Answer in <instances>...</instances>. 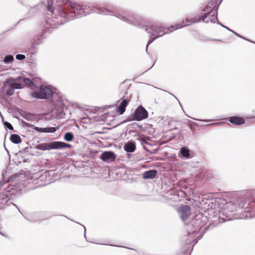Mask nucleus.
Here are the masks:
<instances>
[{
    "mask_svg": "<svg viewBox=\"0 0 255 255\" xmlns=\"http://www.w3.org/2000/svg\"><path fill=\"white\" fill-rule=\"evenodd\" d=\"M219 219H220V216H219V218H218Z\"/></svg>",
    "mask_w": 255,
    "mask_h": 255,
    "instance_id": "nucleus-50",
    "label": "nucleus"
},
{
    "mask_svg": "<svg viewBox=\"0 0 255 255\" xmlns=\"http://www.w3.org/2000/svg\"><path fill=\"white\" fill-rule=\"evenodd\" d=\"M254 43H255V42H254Z\"/></svg>",
    "mask_w": 255,
    "mask_h": 255,
    "instance_id": "nucleus-51",
    "label": "nucleus"
},
{
    "mask_svg": "<svg viewBox=\"0 0 255 255\" xmlns=\"http://www.w3.org/2000/svg\"><path fill=\"white\" fill-rule=\"evenodd\" d=\"M58 2L64 4L65 6L67 5V7L70 8L68 9V13L71 20L75 18H80L95 12L96 5H90L86 3H78L70 0H58Z\"/></svg>",
    "mask_w": 255,
    "mask_h": 255,
    "instance_id": "nucleus-4",
    "label": "nucleus"
},
{
    "mask_svg": "<svg viewBox=\"0 0 255 255\" xmlns=\"http://www.w3.org/2000/svg\"><path fill=\"white\" fill-rule=\"evenodd\" d=\"M14 92V89L12 87L10 86V87L7 90V91L6 92V95L10 96L13 95Z\"/></svg>",
    "mask_w": 255,
    "mask_h": 255,
    "instance_id": "nucleus-31",
    "label": "nucleus"
},
{
    "mask_svg": "<svg viewBox=\"0 0 255 255\" xmlns=\"http://www.w3.org/2000/svg\"><path fill=\"white\" fill-rule=\"evenodd\" d=\"M216 2V0H211V1L209 2L206 6L202 10L200 15L197 14L187 17L186 18V24L184 25L182 23L178 24L177 25V27H183L192 24L200 22L201 21L205 22L206 23H208L209 21L212 23H215L217 22V24L232 32L238 37L254 43V41L241 35L236 32L223 25L218 20L217 16L219 4Z\"/></svg>",
    "mask_w": 255,
    "mask_h": 255,
    "instance_id": "nucleus-2",
    "label": "nucleus"
},
{
    "mask_svg": "<svg viewBox=\"0 0 255 255\" xmlns=\"http://www.w3.org/2000/svg\"><path fill=\"white\" fill-rule=\"evenodd\" d=\"M15 206H16V208H17L18 209V207L16 205H14Z\"/></svg>",
    "mask_w": 255,
    "mask_h": 255,
    "instance_id": "nucleus-49",
    "label": "nucleus"
},
{
    "mask_svg": "<svg viewBox=\"0 0 255 255\" xmlns=\"http://www.w3.org/2000/svg\"><path fill=\"white\" fill-rule=\"evenodd\" d=\"M249 213V215H245L246 218H252L255 215L253 213L255 212V198L250 199L247 200L241 199L239 201H232L228 203L224 208L223 214L226 213L228 215V212H231L234 211Z\"/></svg>",
    "mask_w": 255,
    "mask_h": 255,
    "instance_id": "nucleus-5",
    "label": "nucleus"
},
{
    "mask_svg": "<svg viewBox=\"0 0 255 255\" xmlns=\"http://www.w3.org/2000/svg\"><path fill=\"white\" fill-rule=\"evenodd\" d=\"M83 227L84 228V237H85V238H86V235H85L86 228L84 226H83Z\"/></svg>",
    "mask_w": 255,
    "mask_h": 255,
    "instance_id": "nucleus-41",
    "label": "nucleus"
},
{
    "mask_svg": "<svg viewBox=\"0 0 255 255\" xmlns=\"http://www.w3.org/2000/svg\"><path fill=\"white\" fill-rule=\"evenodd\" d=\"M15 80L18 82L21 83L22 85L30 88L32 90H35L36 86L30 79L22 76H19L15 78Z\"/></svg>",
    "mask_w": 255,
    "mask_h": 255,
    "instance_id": "nucleus-13",
    "label": "nucleus"
},
{
    "mask_svg": "<svg viewBox=\"0 0 255 255\" xmlns=\"http://www.w3.org/2000/svg\"><path fill=\"white\" fill-rule=\"evenodd\" d=\"M157 174L156 170L151 169L145 171L142 174V177L144 179H152L156 177Z\"/></svg>",
    "mask_w": 255,
    "mask_h": 255,
    "instance_id": "nucleus-19",
    "label": "nucleus"
},
{
    "mask_svg": "<svg viewBox=\"0 0 255 255\" xmlns=\"http://www.w3.org/2000/svg\"><path fill=\"white\" fill-rule=\"evenodd\" d=\"M55 94L50 88L45 85H41L38 91L31 92L30 95L32 98L37 99H49Z\"/></svg>",
    "mask_w": 255,
    "mask_h": 255,
    "instance_id": "nucleus-8",
    "label": "nucleus"
},
{
    "mask_svg": "<svg viewBox=\"0 0 255 255\" xmlns=\"http://www.w3.org/2000/svg\"><path fill=\"white\" fill-rule=\"evenodd\" d=\"M23 118L27 121H30L31 119V116L29 115H25V116H23Z\"/></svg>",
    "mask_w": 255,
    "mask_h": 255,
    "instance_id": "nucleus-34",
    "label": "nucleus"
},
{
    "mask_svg": "<svg viewBox=\"0 0 255 255\" xmlns=\"http://www.w3.org/2000/svg\"><path fill=\"white\" fill-rule=\"evenodd\" d=\"M216 124H217V123H212L211 125H216Z\"/></svg>",
    "mask_w": 255,
    "mask_h": 255,
    "instance_id": "nucleus-46",
    "label": "nucleus"
},
{
    "mask_svg": "<svg viewBox=\"0 0 255 255\" xmlns=\"http://www.w3.org/2000/svg\"><path fill=\"white\" fill-rule=\"evenodd\" d=\"M116 17L128 24L139 28L143 29L145 31H147V25H145L143 18L131 11H119L116 14Z\"/></svg>",
    "mask_w": 255,
    "mask_h": 255,
    "instance_id": "nucleus-7",
    "label": "nucleus"
},
{
    "mask_svg": "<svg viewBox=\"0 0 255 255\" xmlns=\"http://www.w3.org/2000/svg\"><path fill=\"white\" fill-rule=\"evenodd\" d=\"M7 184V181L4 182L3 181H0V191H2L0 193V204H3L7 202L9 199L7 198L9 195L11 194L10 192L12 187H9Z\"/></svg>",
    "mask_w": 255,
    "mask_h": 255,
    "instance_id": "nucleus-10",
    "label": "nucleus"
},
{
    "mask_svg": "<svg viewBox=\"0 0 255 255\" xmlns=\"http://www.w3.org/2000/svg\"><path fill=\"white\" fill-rule=\"evenodd\" d=\"M117 157L116 154L112 151H106L102 152L100 158L104 162L108 163L114 161Z\"/></svg>",
    "mask_w": 255,
    "mask_h": 255,
    "instance_id": "nucleus-14",
    "label": "nucleus"
},
{
    "mask_svg": "<svg viewBox=\"0 0 255 255\" xmlns=\"http://www.w3.org/2000/svg\"><path fill=\"white\" fill-rule=\"evenodd\" d=\"M14 61V57L12 55L7 54L3 59V62L5 64L12 63Z\"/></svg>",
    "mask_w": 255,
    "mask_h": 255,
    "instance_id": "nucleus-27",
    "label": "nucleus"
},
{
    "mask_svg": "<svg viewBox=\"0 0 255 255\" xmlns=\"http://www.w3.org/2000/svg\"><path fill=\"white\" fill-rule=\"evenodd\" d=\"M231 220V219H230V218H229V219H227V220H224V221H226V220Z\"/></svg>",
    "mask_w": 255,
    "mask_h": 255,
    "instance_id": "nucleus-44",
    "label": "nucleus"
},
{
    "mask_svg": "<svg viewBox=\"0 0 255 255\" xmlns=\"http://www.w3.org/2000/svg\"><path fill=\"white\" fill-rule=\"evenodd\" d=\"M148 112L141 105L137 107L133 113L128 118V121H140L148 117Z\"/></svg>",
    "mask_w": 255,
    "mask_h": 255,
    "instance_id": "nucleus-9",
    "label": "nucleus"
},
{
    "mask_svg": "<svg viewBox=\"0 0 255 255\" xmlns=\"http://www.w3.org/2000/svg\"><path fill=\"white\" fill-rule=\"evenodd\" d=\"M171 95H172V96H173L175 99H176L177 100V101H178V102H179V104H180V106L181 107V104H180V102H179V100L177 99V98L175 96V95H173V94H171Z\"/></svg>",
    "mask_w": 255,
    "mask_h": 255,
    "instance_id": "nucleus-39",
    "label": "nucleus"
},
{
    "mask_svg": "<svg viewBox=\"0 0 255 255\" xmlns=\"http://www.w3.org/2000/svg\"><path fill=\"white\" fill-rule=\"evenodd\" d=\"M131 97V94L129 96V97L128 96H124L122 97V101L117 107V112L120 114V115H123L125 113L126 110V107L129 103Z\"/></svg>",
    "mask_w": 255,
    "mask_h": 255,
    "instance_id": "nucleus-12",
    "label": "nucleus"
},
{
    "mask_svg": "<svg viewBox=\"0 0 255 255\" xmlns=\"http://www.w3.org/2000/svg\"><path fill=\"white\" fill-rule=\"evenodd\" d=\"M179 156L185 158L190 157V150L187 146H183L180 148L179 152Z\"/></svg>",
    "mask_w": 255,
    "mask_h": 255,
    "instance_id": "nucleus-21",
    "label": "nucleus"
},
{
    "mask_svg": "<svg viewBox=\"0 0 255 255\" xmlns=\"http://www.w3.org/2000/svg\"><path fill=\"white\" fill-rule=\"evenodd\" d=\"M0 116L1 118H2V119L3 118L0 113ZM2 121H3V122L4 126L5 127V128H8L9 130H13V128L12 125L10 123L7 122H4L3 121V119H2Z\"/></svg>",
    "mask_w": 255,
    "mask_h": 255,
    "instance_id": "nucleus-29",
    "label": "nucleus"
},
{
    "mask_svg": "<svg viewBox=\"0 0 255 255\" xmlns=\"http://www.w3.org/2000/svg\"><path fill=\"white\" fill-rule=\"evenodd\" d=\"M143 149H144L145 151H147V152H149L150 153H151V154H152V153H153V152H152L150 151H149V150L147 148V147H145V146H143Z\"/></svg>",
    "mask_w": 255,
    "mask_h": 255,
    "instance_id": "nucleus-36",
    "label": "nucleus"
},
{
    "mask_svg": "<svg viewBox=\"0 0 255 255\" xmlns=\"http://www.w3.org/2000/svg\"><path fill=\"white\" fill-rule=\"evenodd\" d=\"M0 234L1 235H2V236H5V235H4V234H3L1 233L0 232Z\"/></svg>",
    "mask_w": 255,
    "mask_h": 255,
    "instance_id": "nucleus-48",
    "label": "nucleus"
},
{
    "mask_svg": "<svg viewBox=\"0 0 255 255\" xmlns=\"http://www.w3.org/2000/svg\"><path fill=\"white\" fill-rule=\"evenodd\" d=\"M136 148L135 143L133 141H128L125 143L124 149L125 151L128 152L134 151Z\"/></svg>",
    "mask_w": 255,
    "mask_h": 255,
    "instance_id": "nucleus-20",
    "label": "nucleus"
},
{
    "mask_svg": "<svg viewBox=\"0 0 255 255\" xmlns=\"http://www.w3.org/2000/svg\"><path fill=\"white\" fill-rule=\"evenodd\" d=\"M190 118H191V117H190ZM193 119H194V120H197V121H198V119H194V118H193Z\"/></svg>",
    "mask_w": 255,
    "mask_h": 255,
    "instance_id": "nucleus-45",
    "label": "nucleus"
},
{
    "mask_svg": "<svg viewBox=\"0 0 255 255\" xmlns=\"http://www.w3.org/2000/svg\"><path fill=\"white\" fill-rule=\"evenodd\" d=\"M102 15H110L116 16V14L119 12L117 11H113L112 9H107L99 5L95 6V12Z\"/></svg>",
    "mask_w": 255,
    "mask_h": 255,
    "instance_id": "nucleus-15",
    "label": "nucleus"
},
{
    "mask_svg": "<svg viewBox=\"0 0 255 255\" xmlns=\"http://www.w3.org/2000/svg\"><path fill=\"white\" fill-rule=\"evenodd\" d=\"M31 151V147L29 148L28 147H25L22 150H19V153H21V154L24 153L27 154H32Z\"/></svg>",
    "mask_w": 255,
    "mask_h": 255,
    "instance_id": "nucleus-30",
    "label": "nucleus"
},
{
    "mask_svg": "<svg viewBox=\"0 0 255 255\" xmlns=\"http://www.w3.org/2000/svg\"><path fill=\"white\" fill-rule=\"evenodd\" d=\"M201 39L203 41H209V40H213V41H221V40L217 39H211L210 38H208L205 36H202L201 37Z\"/></svg>",
    "mask_w": 255,
    "mask_h": 255,
    "instance_id": "nucleus-32",
    "label": "nucleus"
},
{
    "mask_svg": "<svg viewBox=\"0 0 255 255\" xmlns=\"http://www.w3.org/2000/svg\"><path fill=\"white\" fill-rule=\"evenodd\" d=\"M186 19L185 20H183L182 22L179 23H182L183 25L186 24ZM178 24H176L175 26L171 25L170 27H166L163 26L161 24L158 23L156 24H152L151 25L148 26L147 31H146L149 34V40L147 43L146 47V52H147V48L149 45H150L153 41L157 39L158 37H161L165 34H168V31L170 30L171 29H173L174 27H176V29H179V28L177 27ZM180 27V28H181Z\"/></svg>",
    "mask_w": 255,
    "mask_h": 255,
    "instance_id": "nucleus-6",
    "label": "nucleus"
},
{
    "mask_svg": "<svg viewBox=\"0 0 255 255\" xmlns=\"http://www.w3.org/2000/svg\"><path fill=\"white\" fill-rule=\"evenodd\" d=\"M28 159H24L23 160V162L25 163L28 161Z\"/></svg>",
    "mask_w": 255,
    "mask_h": 255,
    "instance_id": "nucleus-40",
    "label": "nucleus"
},
{
    "mask_svg": "<svg viewBox=\"0 0 255 255\" xmlns=\"http://www.w3.org/2000/svg\"><path fill=\"white\" fill-rule=\"evenodd\" d=\"M71 146H72L69 143L63 141H55V149L70 148Z\"/></svg>",
    "mask_w": 255,
    "mask_h": 255,
    "instance_id": "nucleus-22",
    "label": "nucleus"
},
{
    "mask_svg": "<svg viewBox=\"0 0 255 255\" xmlns=\"http://www.w3.org/2000/svg\"><path fill=\"white\" fill-rule=\"evenodd\" d=\"M200 121H204V122H208V121H209V120H200Z\"/></svg>",
    "mask_w": 255,
    "mask_h": 255,
    "instance_id": "nucleus-42",
    "label": "nucleus"
},
{
    "mask_svg": "<svg viewBox=\"0 0 255 255\" xmlns=\"http://www.w3.org/2000/svg\"><path fill=\"white\" fill-rule=\"evenodd\" d=\"M123 83H124V82L122 83V84H121V85L120 86L121 87H122V86H123Z\"/></svg>",
    "mask_w": 255,
    "mask_h": 255,
    "instance_id": "nucleus-43",
    "label": "nucleus"
},
{
    "mask_svg": "<svg viewBox=\"0 0 255 255\" xmlns=\"http://www.w3.org/2000/svg\"><path fill=\"white\" fill-rule=\"evenodd\" d=\"M59 129V127L44 128L45 133H54Z\"/></svg>",
    "mask_w": 255,
    "mask_h": 255,
    "instance_id": "nucleus-28",
    "label": "nucleus"
},
{
    "mask_svg": "<svg viewBox=\"0 0 255 255\" xmlns=\"http://www.w3.org/2000/svg\"><path fill=\"white\" fill-rule=\"evenodd\" d=\"M203 218V217L201 218L200 216H196L191 222L186 225L187 230V236L188 237L184 239L185 246L190 244L193 245L194 243L196 244L197 243L196 236L195 235V233H198L202 229L203 231L205 230L207 231L213 229L215 226L214 223H211L205 227Z\"/></svg>",
    "mask_w": 255,
    "mask_h": 255,
    "instance_id": "nucleus-3",
    "label": "nucleus"
},
{
    "mask_svg": "<svg viewBox=\"0 0 255 255\" xmlns=\"http://www.w3.org/2000/svg\"><path fill=\"white\" fill-rule=\"evenodd\" d=\"M153 65H154V64L152 65V66L151 67H150L149 68H148V69H147L146 70H145L144 72H143L142 73V74L145 73V72H146L147 71H148L149 70H150V69H151V68L153 66Z\"/></svg>",
    "mask_w": 255,
    "mask_h": 255,
    "instance_id": "nucleus-38",
    "label": "nucleus"
},
{
    "mask_svg": "<svg viewBox=\"0 0 255 255\" xmlns=\"http://www.w3.org/2000/svg\"><path fill=\"white\" fill-rule=\"evenodd\" d=\"M26 126L28 128H32L33 129H34L37 131L40 132H44V128H39L37 127H35L34 125H33L32 124H30L29 123H26Z\"/></svg>",
    "mask_w": 255,
    "mask_h": 255,
    "instance_id": "nucleus-26",
    "label": "nucleus"
},
{
    "mask_svg": "<svg viewBox=\"0 0 255 255\" xmlns=\"http://www.w3.org/2000/svg\"><path fill=\"white\" fill-rule=\"evenodd\" d=\"M5 83L8 84L10 86L12 87L14 89H21L23 88L21 83L17 82L15 78H10L5 81Z\"/></svg>",
    "mask_w": 255,
    "mask_h": 255,
    "instance_id": "nucleus-17",
    "label": "nucleus"
},
{
    "mask_svg": "<svg viewBox=\"0 0 255 255\" xmlns=\"http://www.w3.org/2000/svg\"><path fill=\"white\" fill-rule=\"evenodd\" d=\"M125 94H128L127 91H125Z\"/></svg>",
    "mask_w": 255,
    "mask_h": 255,
    "instance_id": "nucleus-47",
    "label": "nucleus"
},
{
    "mask_svg": "<svg viewBox=\"0 0 255 255\" xmlns=\"http://www.w3.org/2000/svg\"><path fill=\"white\" fill-rule=\"evenodd\" d=\"M35 148L37 149L41 150H50L51 149H55V141L38 144Z\"/></svg>",
    "mask_w": 255,
    "mask_h": 255,
    "instance_id": "nucleus-16",
    "label": "nucleus"
},
{
    "mask_svg": "<svg viewBox=\"0 0 255 255\" xmlns=\"http://www.w3.org/2000/svg\"><path fill=\"white\" fill-rule=\"evenodd\" d=\"M87 241H88V242H91V243H95V244H102V243H99V242H95V241H90V240H87Z\"/></svg>",
    "mask_w": 255,
    "mask_h": 255,
    "instance_id": "nucleus-37",
    "label": "nucleus"
},
{
    "mask_svg": "<svg viewBox=\"0 0 255 255\" xmlns=\"http://www.w3.org/2000/svg\"><path fill=\"white\" fill-rule=\"evenodd\" d=\"M74 137L73 133L70 131L66 132L64 135V140L68 142L73 141Z\"/></svg>",
    "mask_w": 255,
    "mask_h": 255,
    "instance_id": "nucleus-25",
    "label": "nucleus"
},
{
    "mask_svg": "<svg viewBox=\"0 0 255 255\" xmlns=\"http://www.w3.org/2000/svg\"><path fill=\"white\" fill-rule=\"evenodd\" d=\"M179 215L183 222H185L191 215V208L188 205L180 206L178 210Z\"/></svg>",
    "mask_w": 255,
    "mask_h": 255,
    "instance_id": "nucleus-11",
    "label": "nucleus"
},
{
    "mask_svg": "<svg viewBox=\"0 0 255 255\" xmlns=\"http://www.w3.org/2000/svg\"><path fill=\"white\" fill-rule=\"evenodd\" d=\"M229 121L235 126H240L245 123V119L239 116L231 117L229 118Z\"/></svg>",
    "mask_w": 255,
    "mask_h": 255,
    "instance_id": "nucleus-18",
    "label": "nucleus"
},
{
    "mask_svg": "<svg viewBox=\"0 0 255 255\" xmlns=\"http://www.w3.org/2000/svg\"><path fill=\"white\" fill-rule=\"evenodd\" d=\"M47 11L51 13L46 14V18L42 23V32L38 36L35 37L33 45L39 44L41 40L44 38V34L46 32L51 33L53 29L57 28L58 26L71 20L68 13V9L64 4L57 1V4L53 5V3L48 2L47 5Z\"/></svg>",
    "mask_w": 255,
    "mask_h": 255,
    "instance_id": "nucleus-1",
    "label": "nucleus"
},
{
    "mask_svg": "<svg viewBox=\"0 0 255 255\" xmlns=\"http://www.w3.org/2000/svg\"><path fill=\"white\" fill-rule=\"evenodd\" d=\"M10 140L14 144H18L21 142L20 136L17 134H12L10 135Z\"/></svg>",
    "mask_w": 255,
    "mask_h": 255,
    "instance_id": "nucleus-23",
    "label": "nucleus"
},
{
    "mask_svg": "<svg viewBox=\"0 0 255 255\" xmlns=\"http://www.w3.org/2000/svg\"><path fill=\"white\" fill-rule=\"evenodd\" d=\"M195 245V243H194L193 245L190 244L189 245H186V246L184 245L185 251L183 253L182 255H190Z\"/></svg>",
    "mask_w": 255,
    "mask_h": 255,
    "instance_id": "nucleus-24",
    "label": "nucleus"
},
{
    "mask_svg": "<svg viewBox=\"0 0 255 255\" xmlns=\"http://www.w3.org/2000/svg\"><path fill=\"white\" fill-rule=\"evenodd\" d=\"M15 58L18 60H23L25 59L26 57L23 54H18L16 55Z\"/></svg>",
    "mask_w": 255,
    "mask_h": 255,
    "instance_id": "nucleus-33",
    "label": "nucleus"
},
{
    "mask_svg": "<svg viewBox=\"0 0 255 255\" xmlns=\"http://www.w3.org/2000/svg\"><path fill=\"white\" fill-rule=\"evenodd\" d=\"M115 246L116 247H120V248H127V249H130V250H133L132 248H128V247H125V246Z\"/></svg>",
    "mask_w": 255,
    "mask_h": 255,
    "instance_id": "nucleus-35",
    "label": "nucleus"
}]
</instances>
